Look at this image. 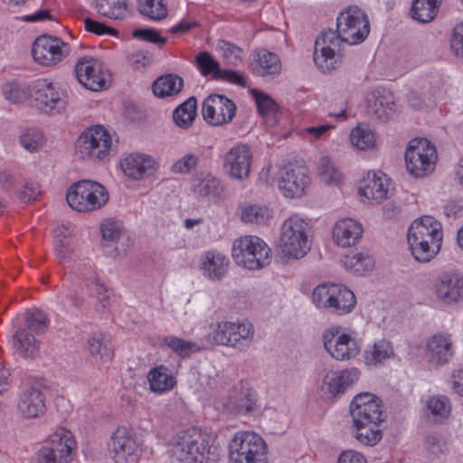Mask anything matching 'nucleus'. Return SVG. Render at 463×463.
Returning a JSON list of instances; mask_svg holds the SVG:
<instances>
[{
    "mask_svg": "<svg viewBox=\"0 0 463 463\" xmlns=\"http://www.w3.org/2000/svg\"><path fill=\"white\" fill-rule=\"evenodd\" d=\"M370 33L366 14L357 6L341 12L336 19V30H325L315 42L314 62L322 72L340 67L344 43L354 45L363 43Z\"/></svg>",
    "mask_w": 463,
    "mask_h": 463,
    "instance_id": "nucleus-1",
    "label": "nucleus"
},
{
    "mask_svg": "<svg viewBox=\"0 0 463 463\" xmlns=\"http://www.w3.org/2000/svg\"><path fill=\"white\" fill-rule=\"evenodd\" d=\"M211 435L192 428L175 435L170 440L173 459L179 463H209Z\"/></svg>",
    "mask_w": 463,
    "mask_h": 463,
    "instance_id": "nucleus-2",
    "label": "nucleus"
},
{
    "mask_svg": "<svg viewBox=\"0 0 463 463\" xmlns=\"http://www.w3.org/2000/svg\"><path fill=\"white\" fill-rule=\"evenodd\" d=\"M109 194L106 187L89 179L73 183L66 193L68 204L80 213L99 210L109 202Z\"/></svg>",
    "mask_w": 463,
    "mask_h": 463,
    "instance_id": "nucleus-3",
    "label": "nucleus"
},
{
    "mask_svg": "<svg viewBox=\"0 0 463 463\" xmlns=\"http://www.w3.org/2000/svg\"><path fill=\"white\" fill-rule=\"evenodd\" d=\"M312 302L330 314L343 316L354 308L356 300L353 291L345 286L323 283L314 288Z\"/></svg>",
    "mask_w": 463,
    "mask_h": 463,
    "instance_id": "nucleus-4",
    "label": "nucleus"
},
{
    "mask_svg": "<svg viewBox=\"0 0 463 463\" xmlns=\"http://www.w3.org/2000/svg\"><path fill=\"white\" fill-rule=\"evenodd\" d=\"M311 227L299 217L292 215L282 224L280 242L282 252L288 258L300 259L310 250Z\"/></svg>",
    "mask_w": 463,
    "mask_h": 463,
    "instance_id": "nucleus-5",
    "label": "nucleus"
},
{
    "mask_svg": "<svg viewBox=\"0 0 463 463\" xmlns=\"http://www.w3.org/2000/svg\"><path fill=\"white\" fill-rule=\"evenodd\" d=\"M234 261L250 270L262 269L270 263V249L257 236L246 235L234 241L232 250Z\"/></svg>",
    "mask_w": 463,
    "mask_h": 463,
    "instance_id": "nucleus-6",
    "label": "nucleus"
},
{
    "mask_svg": "<svg viewBox=\"0 0 463 463\" xmlns=\"http://www.w3.org/2000/svg\"><path fill=\"white\" fill-rule=\"evenodd\" d=\"M229 449L231 463H269L267 445L254 432H237L230 442Z\"/></svg>",
    "mask_w": 463,
    "mask_h": 463,
    "instance_id": "nucleus-7",
    "label": "nucleus"
},
{
    "mask_svg": "<svg viewBox=\"0 0 463 463\" xmlns=\"http://www.w3.org/2000/svg\"><path fill=\"white\" fill-rule=\"evenodd\" d=\"M112 150V137L102 126L89 128L82 133L76 144V154L83 160L101 162L109 156Z\"/></svg>",
    "mask_w": 463,
    "mask_h": 463,
    "instance_id": "nucleus-8",
    "label": "nucleus"
},
{
    "mask_svg": "<svg viewBox=\"0 0 463 463\" xmlns=\"http://www.w3.org/2000/svg\"><path fill=\"white\" fill-rule=\"evenodd\" d=\"M438 158L436 147L426 138H413L409 142L405 152V164L408 172L415 177H424L430 174Z\"/></svg>",
    "mask_w": 463,
    "mask_h": 463,
    "instance_id": "nucleus-9",
    "label": "nucleus"
},
{
    "mask_svg": "<svg viewBox=\"0 0 463 463\" xmlns=\"http://www.w3.org/2000/svg\"><path fill=\"white\" fill-rule=\"evenodd\" d=\"M212 336L216 345L242 350L251 344L254 328L248 321H220L214 326Z\"/></svg>",
    "mask_w": 463,
    "mask_h": 463,
    "instance_id": "nucleus-10",
    "label": "nucleus"
},
{
    "mask_svg": "<svg viewBox=\"0 0 463 463\" xmlns=\"http://www.w3.org/2000/svg\"><path fill=\"white\" fill-rule=\"evenodd\" d=\"M76 442L71 432L60 428L44 442L37 453V463H70Z\"/></svg>",
    "mask_w": 463,
    "mask_h": 463,
    "instance_id": "nucleus-11",
    "label": "nucleus"
},
{
    "mask_svg": "<svg viewBox=\"0 0 463 463\" xmlns=\"http://www.w3.org/2000/svg\"><path fill=\"white\" fill-rule=\"evenodd\" d=\"M322 340L326 351L337 361L350 360L360 352L357 342L348 334H340L337 326L324 330Z\"/></svg>",
    "mask_w": 463,
    "mask_h": 463,
    "instance_id": "nucleus-12",
    "label": "nucleus"
},
{
    "mask_svg": "<svg viewBox=\"0 0 463 463\" xmlns=\"http://www.w3.org/2000/svg\"><path fill=\"white\" fill-rule=\"evenodd\" d=\"M71 48L61 39L50 35L38 37L33 45L34 61L43 66H53L69 55Z\"/></svg>",
    "mask_w": 463,
    "mask_h": 463,
    "instance_id": "nucleus-13",
    "label": "nucleus"
},
{
    "mask_svg": "<svg viewBox=\"0 0 463 463\" xmlns=\"http://www.w3.org/2000/svg\"><path fill=\"white\" fill-rule=\"evenodd\" d=\"M74 72L78 81L93 91L105 89L109 79L102 62L90 56L80 58L74 66Z\"/></svg>",
    "mask_w": 463,
    "mask_h": 463,
    "instance_id": "nucleus-14",
    "label": "nucleus"
},
{
    "mask_svg": "<svg viewBox=\"0 0 463 463\" xmlns=\"http://www.w3.org/2000/svg\"><path fill=\"white\" fill-rule=\"evenodd\" d=\"M236 111L235 103L224 95L212 94L203 102V118L209 125L214 127L231 123Z\"/></svg>",
    "mask_w": 463,
    "mask_h": 463,
    "instance_id": "nucleus-15",
    "label": "nucleus"
},
{
    "mask_svg": "<svg viewBox=\"0 0 463 463\" xmlns=\"http://www.w3.org/2000/svg\"><path fill=\"white\" fill-rule=\"evenodd\" d=\"M354 424L378 425L382 420L381 401L369 392L357 394L350 404Z\"/></svg>",
    "mask_w": 463,
    "mask_h": 463,
    "instance_id": "nucleus-16",
    "label": "nucleus"
},
{
    "mask_svg": "<svg viewBox=\"0 0 463 463\" xmlns=\"http://www.w3.org/2000/svg\"><path fill=\"white\" fill-rule=\"evenodd\" d=\"M108 450L115 463H137L142 449L126 429H118L108 443Z\"/></svg>",
    "mask_w": 463,
    "mask_h": 463,
    "instance_id": "nucleus-17",
    "label": "nucleus"
},
{
    "mask_svg": "<svg viewBox=\"0 0 463 463\" xmlns=\"http://www.w3.org/2000/svg\"><path fill=\"white\" fill-rule=\"evenodd\" d=\"M33 97L38 108L47 114L61 113L68 103L66 92L46 80L34 86Z\"/></svg>",
    "mask_w": 463,
    "mask_h": 463,
    "instance_id": "nucleus-18",
    "label": "nucleus"
},
{
    "mask_svg": "<svg viewBox=\"0 0 463 463\" xmlns=\"http://www.w3.org/2000/svg\"><path fill=\"white\" fill-rule=\"evenodd\" d=\"M309 183L308 170L304 166L288 164L280 169L279 188L288 198L301 197Z\"/></svg>",
    "mask_w": 463,
    "mask_h": 463,
    "instance_id": "nucleus-19",
    "label": "nucleus"
},
{
    "mask_svg": "<svg viewBox=\"0 0 463 463\" xmlns=\"http://www.w3.org/2000/svg\"><path fill=\"white\" fill-rule=\"evenodd\" d=\"M252 152L246 144H237L228 150L223 158V169L230 178L246 180L250 172Z\"/></svg>",
    "mask_w": 463,
    "mask_h": 463,
    "instance_id": "nucleus-20",
    "label": "nucleus"
},
{
    "mask_svg": "<svg viewBox=\"0 0 463 463\" xmlns=\"http://www.w3.org/2000/svg\"><path fill=\"white\" fill-rule=\"evenodd\" d=\"M359 376L360 373L355 368L326 372L320 385L322 396L329 400L345 393L347 389L357 383Z\"/></svg>",
    "mask_w": 463,
    "mask_h": 463,
    "instance_id": "nucleus-21",
    "label": "nucleus"
},
{
    "mask_svg": "<svg viewBox=\"0 0 463 463\" xmlns=\"http://www.w3.org/2000/svg\"><path fill=\"white\" fill-rule=\"evenodd\" d=\"M45 395L35 385L26 386L20 393L17 402V411L24 420H34L46 412Z\"/></svg>",
    "mask_w": 463,
    "mask_h": 463,
    "instance_id": "nucleus-22",
    "label": "nucleus"
},
{
    "mask_svg": "<svg viewBox=\"0 0 463 463\" xmlns=\"http://www.w3.org/2000/svg\"><path fill=\"white\" fill-rule=\"evenodd\" d=\"M408 242H425L441 246L442 232L440 223L432 216H422L410 226L407 234Z\"/></svg>",
    "mask_w": 463,
    "mask_h": 463,
    "instance_id": "nucleus-23",
    "label": "nucleus"
},
{
    "mask_svg": "<svg viewBox=\"0 0 463 463\" xmlns=\"http://www.w3.org/2000/svg\"><path fill=\"white\" fill-rule=\"evenodd\" d=\"M435 294L447 304L463 298V276L458 272L447 271L439 274L434 283Z\"/></svg>",
    "mask_w": 463,
    "mask_h": 463,
    "instance_id": "nucleus-24",
    "label": "nucleus"
},
{
    "mask_svg": "<svg viewBox=\"0 0 463 463\" xmlns=\"http://www.w3.org/2000/svg\"><path fill=\"white\" fill-rule=\"evenodd\" d=\"M394 99L390 91L375 89L366 96V112L373 119L387 121L394 112Z\"/></svg>",
    "mask_w": 463,
    "mask_h": 463,
    "instance_id": "nucleus-25",
    "label": "nucleus"
},
{
    "mask_svg": "<svg viewBox=\"0 0 463 463\" xmlns=\"http://www.w3.org/2000/svg\"><path fill=\"white\" fill-rule=\"evenodd\" d=\"M453 355V342L448 334H435L430 337L426 344V356L428 362L439 366L447 364Z\"/></svg>",
    "mask_w": 463,
    "mask_h": 463,
    "instance_id": "nucleus-26",
    "label": "nucleus"
},
{
    "mask_svg": "<svg viewBox=\"0 0 463 463\" xmlns=\"http://www.w3.org/2000/svg\"><path fill=\"white\" fill-rule=\"evenodd\" d=\"M362 226L351 218H344L337 221L332 232L334 241L342 248L355 245L362 237Z\"/></svg>",
    "mask_w": 463,
    "mask_h": 463,
    "instance_id": "nucleus-27",
    "label": "nucleus"
},
{
    "mask_svg": "<svg viewBox=\"0 0 463 463\" xmlns=\"http://www.w3.org/2000/svg\"><path fill=\"white\" fill-rule=\"evenodd\" d=\"M229 263V259L223 254L208 251L203 256L201 269L209 279L218 281L226 276Z\"/></svg>",
    "mask_w": 463,
    "mask_h": 463,
    "instance_id": "nucleus-28",
    "label": "nucleus"
},
{
    "mask_svg": "<svg viewBox=\"0 0 463 463\" xmlns=\"http://www.w3.org/2000/svg\"><path fill=\"white\" fill-rule=\"evenodd\" d=\"M388 180L384 176L368 173L364 184L359 186V194L368 200L381 202L388 197Z\"/></svg>",
    "mask_w": 463,
    "mask_h": 463,
    "instance_id": "nucleus-29",
    "label": "nucleus"
},
{
    "mask_svg": "<svg viewBox=\"0 0 463 463\" xmlns=\"http://www.w3.org/2000/svg\"><path fill=\"white\" fill-rule=\"evenodd\" d=\"M87 342L89 353L95 360L106 364L113 359L114 349L109 335L103 333H92Z\"/></svg>",
    "mask_w": 463,
    "mask_h": 463,
    "instance_id": "nucleus-30",
    "label": "nucleus"
},
{
    "mask_svg": "<svg viewBox=\"0 0 463 463\" xmlns=\"http://www.w3.org/2000/svg\"><path fill=\"white\" fill-rule=\"evenodd\" d=\"M183 89L184 80L172 73L158 77L151 86L154 96L160 99L176 96Z\"/></svg>",
    "mask_w": 463,
    "mask_h": 463,
    "instance_id": "nucleus-31",
    "label": "nucleus"
},
{
    "mask_svg": "<svg viewBox=\"0 0 463 463\" xmlns=\"http://www.w3.org/2000/svg\"><path fill=\"white\" fill-rule=\"evenodd\" d=\"M250 67L254 73L261 77L278 75L281 71L279 56L267 50H261L257 52Z\"/></svg>",
    "mask_w": 463,
    "mask_h": 463,
    "instance_id": "nucleus-32",
    "label": "nucleus"
},
{
    "mask_svg": "<svg viewBox=\"0 0 463 463\" xmlns=\"http://www.w3.org/2000/svg\"><path fill=\"white\" fill-rule=\"evenodd\" d=\"M250 93L257 104L259 113L263 117L266 123L269 126H275L279 122V117L278 104L269 95L259 90L251 89Z\"/></svg>",
    "mask_w": 463,
    "mask_h": 463,
    "instance_id": "nucleus-33",
    "label": "nucleus"
},
{
    "mask_svg": "<svg viewBox=\"0 0 463 463\" xmlns=\"http://www.w3.org/2000/svg\"><path fill=\"white\" fill-rule=\"evenodd\" d=\"M150 390L156 393H163L172 390L176 381L171 371L165 365L151 369L146 375Z\"/></svg>",
    "mask_w": 463,
    "mask_h": 463,
    "instance_id": "nucleus-34",
    "label": "nucleus"
},
{
    "mask_svg": "<svg viewBox=\"0 0 463 463\" xmlns=\"http://www.w3.org/2000/svg\"><path fill=\"white\" fill-rule=\"evenodd\" d=\"M197 101L194 97L188 98L180 104L173 112V119L175 124L183 128H189L196 117Z\"/></svg>",
    "mask_w": 463,
    "mask_h": 463,
    "instance_id": "nucleus-35",
    "label": "nucleus"
},
{
    "mask_svg": "<svg viewBox=\"0 0 463 463\" xmlns=\"http://www.w3.org/2000/svg\"><path fill=\"white\" fill-rule=\"evenodd\" d=\"M14 346L25 358H34L39 353V342L25 329H18L14 335Z\"/></svg>",
    "mask_w": 463,
    "mask_h": 463,
    "instance_id": "nucleus-36",
    "label": "nucleus"
},
{
    "mask_svg": "<svg viewBox=\"0 0 463 463\" xmlns=\"http://www.w3.org/2000/svg\"><path fill=\"white\" fill-rule=\"evenodd\" d=\"M120 167L127 177L140 180L145 174V156L138 153L125 155L120 159Z\"/></svg>",
    "mask_w": 463,
    "mask_h": 463,
    "instance_id": "nucleus-37",
    "label": "nucleus"
},
{
    "mask_svg": "<svg viewBox=\"0 0 463 463\" xmlns=\"http://www.w3.org/2000/svg\"><path fill=\"white\" fill-rule=\"evenodd\" d=\"M95 7L99 14L113 20H121L128 14L126 0H96Z\"/></svg>",
    "mask_w": 463,
    "mask_h": 463,
    "instance_id": "nucleus-38",
    "label": "nucleus"
},
{
    "mask_svg": "<svg viewBox=\"0 0 463 463\" xmlns=\"http://www.w3.org/2000/svg\"><path fill=\"white\" fill-rule=\"evenodd\" d=\"M441 0H414L411 6L413 19L429 23L436 16Z\"/></svg>",
    "mask_w": 463,
    "mask_h": 463,
    "instance_id": "nucleus-39",
    "label": "nucleus"
},
{
    "mask_svg": "<svg viewBox=\"0 0 463 463\" xmlns=\"http://www.w3.org/2000/svg\"><path fill=\"white\" fill-rule=\"evenodd\" d=\"M343 262L347 270L356 275H364L372 271L374 267L373 257L362 252L345 257Z\"/></svg>",
    "mask_w": 463,
    "mask_h": 463,
    "instance_id": "nucleus-40",
    "label": "nucleus"
},
{
    "mask_svg": "<svg viewBox=\"0 0 463 463\" xmlns=\"http://www.w3.org/2000/svg\"><path fill=\"white\" fill-rule=\"evenodd\" d=\"M226 410L234 415H244L252 411L255 406L253 394L249 391H241L233 400L226 403Z\"/></svg>",
    "mask_w": 463,
    "mask_h": 463,
    "instance_id": "nucleus-41",
    "label": "nucleus"
},
{
    "mask_svg": "<svg viewBox=\"0 0 463 463\" xmlns=\"http://www.w3.org/2000/svg\"><path fill=\"white\" fill-rule=\"evenodd\" d=\"M426 408L437 422L447 419L450 412L449 399L441 395L430 397L426 402Z\"/></svg>",
    "mask_w": 463,
    "mask_h": 463,
    "instance_id": "nucleus-42",
    "label": "nucleus"
},
{
    "mask_svg": "<svg viewBox=\"0 0 463 463\" xmlns=\"http://www.w3.org/2000/svg\"><path fill=\"white\" fill-rule=\"evenodd\" d=\"M269 217L270 213L266 206L250 204L241 207V219L244 222L264 224Z\"/></svg>",
    "mask_w": 463,
    "mask_h": 463,
    "instance_id": "nucleus-43",
    "label": "nucleus"
},
{
    "mask_svg": "<svg viewBox=\"0 0 463 463\" xmlns=\"http://www.w3.org/2000/svg\"><path fill=\"white\" fill-rule=\"evenodd\" d=\"M393 354L390 342L383 339L376 342L371 349L365 351V361L368 364H381Z\"/></svg>",
    "mask_w": 463,
    "mask_h": 463,
    "instance_id": "nucleus-44",
    "label": "nucleus"
},
{
    "mask_svg": "<svg viewBox=\"0 0 463 463\" xmlns=\"http://www.w3.org/2000/svg\"><path fill=\"white\" fill-rule=\"evenodd\" d=\"M196 66L203 76H211L217 80V76L221 73L220 63L208 52H201L197 54Z\"/></svg>",
    "mask_w": 463,
    "mask_h": 463,
    "instance_id": "nucleus-45",
    "label": "nucleus"
},
{
    "mask_svg": "<svg viewBox=\"0 0 463 463\" xmlns=\"http://www.w3.org/2000/svg\"><path fill=\"white\" fill-rule=\"evenodd\" d=\"M350 141L358 149L366 150L374 146L375 135L369 128L358 126L351 131Z\"/></svg>",
    "mask_w": 463,
    "mask_h": 463,
    "instance_id": "nucleus-46",
    "label": "nucleus"
},
{
    "mask_svg": "<svg viewBox=\"0 0 463 463\" xmlns=\"http://www.w3.org/2000/svg\"><path fill=\"white\" fill-rule=\"evenodd\" d=\"M164 345L182 357H188L191 354L200 350V346L192 341H185L176 336H165L163 340Z\"/></svg>",
    "mask_w": 463,
    "mask_h": 463,
    "instance_id": "nucleus-47",
    "label": "nucleus"
},
{
    "mask_svg": "<svg viewBox=\"0 0 463 463\" xmlns=\"http://www.w3.org/2000/svg\"><path fill=\"white\" fill-rule=\"evenodd\" d=\"M408 244L414 259L421 263L430 261L439 253L441 247L430 243L426 245L425 242H408Z\"/></svg>",
    "mask_w": 463,
    "mask_h": 463,
    "instance_id": "nucleus-48",
    "label": "nucleus"
},
{
    "mask_svg": "<svg viewBox=\"0 0 463 463\" xmlns=\"http://www.w3.org/2000/svg\"><path fill=\"white\" fill-rule=\"evenodd\" d=\"M222 192L221 182L213 176H206L194 186V193L200 197H219Z\"/></svg>",
    "mask_w": 463,
    "mask_h": 463,
    "instance_id": "nucleus-49",
    "label": "nucleus"
},
{
    "mask_svg": "<svg viewBox=\"0 0 463 463\" xmlns=\"http://www.w3.org/2000/svg\"><path fill=\"white\" fill-rule=\"evenodd\" d=\"M356 428V439L366 446H373L382 439V432L376 429L378 425L354 424Z\"/></svg>",
    "mask_w": 463,
    "mask_h": 463,
    "instance_id": "nucleus-50",
    "label": "nucleus"
},
{
    "mask_svg": "<svg viewBox=\"0 0 463 463\" xmlns=\"http://www.w3.org/2000/svg\"><path fill=\"white\" fill-rule=\"evenodd\" d=\"M199 162L200 156L198 153H186L171 165V171L174 174H190L196 169V167L199 165Z\"/></svg>",
    "mask_w": 463,
    "mask_h": 463,
    "instance_id": "nucleus-51",
    "label": "nucleus"
},
{
    "mask_svg": "<svg viewBox=\"0 0 463 463\" xmlns=\"http://www.w3.org/2000/svg\"><path fill=\"white\" fill-rule=\"evenodd\" d=\"M43 134L37 128H29L20 136L21 145L29 152H36L44 145Z\"/></svg>",
    "mask_w": 463,
    "mask_h": 463,
    "instance_id": "nucleus-52",
    "label": "nucleus"
},
{
    "mask_svg": "<svg viewBox=\"0 0 463 463\" xmlns=\"http://www.w3.org/2000/svg\"><path fill=\"white\" fill-rule=\"evenodd\" d=\"M3 95L12 103H20L26 100L31 92L29 89L18 82H8L2 87Z\"/></svg>",
    "mask_w": 463,
    "mask_h": 463,
    "instance_id": "nucleus-53",
    "label": "nucleus"
},
{
    "mask_svg": "<svg viewBox=\"0 0 463 463\" xmlns=\"http://www.w3.org/2000/svg\"><path fill=\"white\" fill-rule=\"evenodd\" d=\"M317 171L321 179L326 184H335L340 180V173L328 157H322L320 159Z\"/></svg>",
    "mask_w": 463,
    "mask_h": 463,
    "instance_id": "nucleus-54",
    "label": "nucleus"
},
{
    "mask_svg": "<svg viewBox=\"0 0 463 463\" xmlns=\"http://www.w3.org/2000/svg\"><path fill=\"white\" fill-rule=\"evenodd\" d=\"M87 286L96 293L98 300L100 302V309H98L100 312H103L105 308H107L109 305L110 300V290L99 280L95 278H89L86 279Z\"/></svg>",
    "mask_w": 463,
    "mask_h": 463,
    "instance_id": "nucleus-55",
    "label": "nucleus"
},
{
    "mask_svg": "<svg viewBox=\"0 0 463 463\" xmlns=\"http://www.w3.org/2000/svg\"><path fill=\"white\" fill-rule=\"evenodd\" d=\"M47 321L46 315L39 309L29 310L24 315L26 326L35 333L43 331L47 326Z\"/></svg>",
    "mask_w": 463,
    "mask_h": 463,
    "instance_id": "nucleus-56",
    "label": "nucleus"
},
{
    "mask_svg": "<svg viewBox=\"0 0 463 463\" xmlns=\"http://www.w3.org/2000/svg\"><path fill=\"white\" fill-rule=\"evenodd\" d=\"M218 47L229 65L236 66L242 61V50L233 43L227 41H220Z\"/></svg>",
    "mask_w": 463,
    "mask_h": 463,
    "instance_id": "nucleus-57",
    "label": "nucleus"
},
{
    "mask_svg": "<svg viewBox=\"0 0 463 463\" xmlns=\"http://www.w3.org/2000/svg\"><path fill=\"white\" fill-rule=\"evenodd\" d=\"M126 62L135 71H142L145 68V51L142 47L130 46L126 52Z\"/></svg>",
    "mask_w": 463,
    "mask_h": 463,
    "instance_id": "nucleus-58",
    "label": "nucleus"
},
{
    "mask_svg": "<svg viewBox=\"0 0 463 463\" xmlns=\"http://www.w3.org/2000/svg\"><path fill=\"white\" fill-rule=\"evenodd\" d=\"M100 232L104 241L115 242L121 235L122 226L118 220L108 219L101 223Z\"/></svg>",
    "mask_w": 463,
    "mask_h": 463,
    "instance_id": "nucleus-59",
    "label": "nucleus"
},
{
    "mask_svg": "<svg viewBox=\"0 0 463 463\" xmlns=\"http://www.w3.org/2000/svg\"><path fill=\"white\" fill-rule=\"evenodd\" d=\"M168 14L164 0H146V17L154 21H161Z\"/></svg>",
    "mask_w": 463,
    "mask_h": 463,
    "instance_id": "nucleus-60",
    "label": "nucleus"
},
{
    "mask_svg": "<svg viewBox=\"0 0 463 463\" xmlns=\"http://www.w3.org/2000/svg\"><path fill=\"white\" fill-rule=\"evenodd\" d=\"M84 25L86 31L96 35L109 34L116 36L118 33L115 28L109 27L101 22H98L90 18L84 19Z\"/></svg>",
    "mask_w": 463,
    "mask_h": 463,
    "instance_id": "nucleus-61",
    "label": "nucleus"
},
{
    "mask_svg": "<svg viewBox=\"0 0 463 463\" xmlns=\"http://www.w3.org/2000/svg\"><path fill=\"white\" fill-rule=\"evenodd\" d=\"M450 47L456 56L463 59V22L454 28Z\"/></svg>",
    "mask_w": 463,
    "mask_h": 463,
    "instance_id": "nucleus-62",
    "label": "nucleus"
},
{
    "mask_svg": "<svg viewBox=\"0 0 463 463\" xmlns=\"http://www.w3.org/2000/svg\"><path fill=\"white\" fill-rule=\"evenodd\" d=\"M217 78V80H225L230 83L237 84L241 87H246L245 78L235 71L222 70Z\"/></svg>",
    "mask_w": 463,
    "mask_h": 463,
    "instance_id": "nucleus-63",
    "label": "nucleus"
},
{
    "mask_svg": "<svg viewBox=\"0 0 463 463\" xmlns=\"http://www.w3.org/2000/svg\"><path fill=\"white\" fill-rule=\"evenodd\" d=\"M337 463H367L365 458L359 452L354 450L343 451Z\"/></svg>",
    "mask_w": 463,
    "mask_h": 463,
    "instance_id": "nucleus-64",
    "label": "nucleus"
}]
</instances>
